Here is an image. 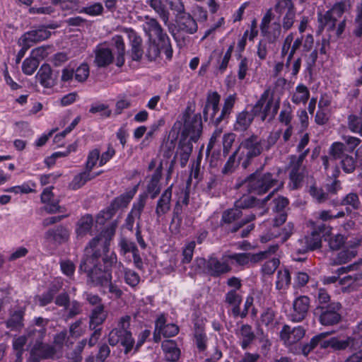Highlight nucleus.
I'll return each mask as SVG.
<instances>
[{
    "label": "nucleus",
    "mask_w": 362,
    "mask_h": 362,
    "mask_svg": "<svg viewBox=\"0 0 362 362\" xmlns=\"http://www.w3.org/2000/svg\"><path fill=\"white\" fill-rule=\"evenodd\" d=\"M146 4L163 21L165 25H168L170 12L162 0H147Z\"/></svg>",
    "instance_id": "30"
},
{
    "label": "nucleus",
    "mask_w": 362,
    "mask_h": 362,
    "mask_svg": "<svg viewBox=\"0 0 362 362\" xmlns=\"http://www.w3.org/2000/svg\"><path fill=\"white\" fill-rule=\"evenodd\" d=\"M235 97L233 95L228 96L224 101V105L221 113L218 117L216 118V122H220L226 115H229L234 106Z\"/></svg>",
    "instance_id": "50"
},
{
    "label": "nucleus",
    "mask_w": 362,
    "mask_h": 362,
    "mask_svg": "<svg viewBox=\"0 0 362 362\" xmlns=\"http://www.w3.org/2000/svg\"><path fill=\"white\" fill-rule=\"evenodd\" d=\"M100 151L98 149H93L90 151L88 155L86 170L90 172L95 166L97 162L100 160Z\"/></svg>",
    "instance_id": "56"
},
{
    "label": "nucleus",
    "mask_w": 362,
    "mask_h": 362,
    "mask_svg": "<svg viewBox=\"0 0 362 362\" xmlns=\"http://www.w3.org/2000/svg\"><path fill=\"white\" fill-rule=\"evenodd\" d=\"M358 266L349 265L342 267L337 270V274L339 276L349 272H354L353 274H348L339 279V284L344 292H351L362 286V272L357 270Z\"/></svg>",
    "instance_id": "8"
},
{
    "label": "nucleus",
    "mask_w": 362,
    "mask_h": 362,
    "mask_svg": "<svg viewBox=\"0 0 362 362\" xmlns=\"http://www.w3.org/2000/svg\"><path fill=\"white\" fill-rule=\"evenodd\" d=\"M291 275L289 271L284 268L281 269L277 272L276 281V288L279 291L286 290L291 284Z\"/></svg>",
    "instance_id": "41"
},
{
    "label": "nucleus",
    "mask_w": 362,
    "mask_h": 362,
    "mask_svg": "<svg viewBox=\"0 0 362 362\" xmlns=\"http://www.w3.org/2000/svg\"><path fill=\"white\" fill-rule=\"evenodd\" d=\"M196 263L199 269L214 276H218L230 270L228 259H225V254L221 260L211 256L207 261L204 258L197 259Z\"/></svg>",
    "instance_id": "9"
},
{
    "label": "nucleus",
    "mask_w": 362,
    "mask_h": 362,
    "mask_svg": "<svg viewBox=\"0 0 362 362\" xmlns=\"http://www.w3.org/2000/svg\"><path fill=\"white\" fill-rule=\"evenodd\" d=\"M274 12L279 20L282 16V28L285 31L292 28L296 18V10L291 0H276Z\"/></svg>",
    "instance_id": "11"
},
{
    "label": "nucleus",
    "mask_w": 362,
    "mask_h": 362,
    "mask_svg": "<svg viewBox=\"0 0 362 362\" xmlns=\"http://www.w3.org/2000/svg\"><path fill=\"white\" fill-rule=\"evenodd\" d=\"M326 334H320L313 337L309 344L303 346V354L305 356H307L319 344L320 341L326 336Z\"/></svg>",
    "instance_id": "63"
},
{
    "label": "nucleus",
    "mask_w": 362,
    "mask_h": 362,
    "mask_svg": "<svg viewBox=\"0 0 362 362\" xmlns=\"http://www.w3.org/2000/svg\"><path fill=\"white\" fill-rule=\"evenodd\" d=\"M119 252L122 255H125L128 252L134 253L137 251L135 243L126 238H121L119 242Z\"/></svg>",
    "instance_id": "53"
},
{
    "label": "nucleus",
    "mask_w": 362,
    "mask_h": 362,
    "mask_svg": "<svg viewBox=\"0 0 362 362\" xmlns=\"http://www.w3.org/2000/svg\"><path fill=\"white\" fill-rule=\"evenodd\" d=\"M281 28H283L279 19L276 18V14L272 13L271 8L267 10L260 23L261 33L269 42L274 43L280 37Z\"/></svg>",
    "instance_id": "7"
},
{
    "label": "nucleus",
    "mask_w": 362,
    "mask_h": 362,
    "mask_svg": "<svg viewBox=\"0 0 362 362\" xmlns=\"http://www.w3.org/2000/svg\"><path fill=\"white\" fill-rule=\"evenodd\" d=\"M94 63L98 67H105L110 65L113 62V54L110 49L98 46L95 49Z\"/></svg>",
    "instance_id": "27"
},
{
    "label": "nucleus",
    "mask_w": 362,
    "mask_h": 362,
    "mask_svg": "<svg viewBox=\"0 0 362 362\" xmlns=\"http://www.w3.org/2000/svg\"><path fill=\"white\" fill-rule=\"evenodd\" d=\"M90 172L84 170L76 175L69 185V187L73 190L78 189L90 180Z\"/></svg>",
    "instance_id": "44"
},
{
    "label": "nucleus",
    "mask_w": 362,
    "mask_h": 362,
    "mask_svg": "<svg viewBox=\"0 0 362 362\" xmlns=\"http://www.w3.org/2000/svg\"><path fill=\"white\" fill-rule=\"evenodd\" d=\"M36 79L45 88H49L53 85L52 78V69L49 64H42L38 70Z\"/></svg>",
    "instance_id": "34"
},
{
    "label": "nucleus",
    "mask_w": 362,
    "mask_h": 362,
    "mask_svg": "<svg viewBox=\"0 0 362 362\" xmlns=\"http://www.w3.org/2000/svg\"><path fill=\"white\" fill-rule=\"evenodd\" d=\"M26 341L27 338L25 336H20L18 337L15 338L13 340V348L17 352V361H19V362L21 361V356L23 351V347Z\"/></svg>",
    "instance_id": "57"
},
{
    "label": "nucleus",
    "mask_w": 362,
    "mask_h": 362,
    "mask_svg": "<svg viewBox=\"0 0 362 362\" xmlns=\"http://www.w3.org/2000/svg\"><path fill=\"white\" fill-rule=\"evenodd\" d=\"M341 165L346 173H351L356 168V160L352 156L345 155L341 158Z\"/></svg>",
    "instance_id": "51"
},
{
    "label": "nucleus",
    "mask_w": 362,
    "mask_h": 362,
    "mask_svg": "<svg viewBox=\"0 0 362 362\" xmlns=\"http://www.w3.org/2000/svg\"><path fill=\"white\" fill-rule=\"evenodd\" d=\"M177 23L180 29L189 34H194L197 31V23L196 21L189 14L183 13L177 16Z\"/></svg>",
    "instance_id": "29"
},
{
    "label": "nucleus",
    "mask_w": 362,
    "mask_h": 362,
    "mask_svg": "<svg viewBox=\"0 0 362 362\" xmlns=\"http://www.w3.org/2000/svg\"><path fill=\"white\" fill-rule=\"evenodd\" d=\"M48 320L41 317L35 318L34 323L39 329L30 327L28 332V336L32 338L38 337L40 339H43L46 334V329L45 326L47 325Z\"/></svg>",
    "instance_id": "40"
},
{
    "label": "nucleus",
    "mask_w": 362,
    "mask_h": 362,
    "mask_svg": "<svg viewBox=\"0 0 362 362\" xmlns=\"http://www.w3.org/2000/svg\"><path fill=\"white\" fill-rule=\"evenodd\" d=\"M115 225L107 228L98 236L92 239L85 249V255L79 267V270L88 273V278L95 286L104 288L112 280V274L109 269H103L98 264V258L103 252L109 249V243L115 232Z\"/></svg>",
    "instance_id": "1"
},
{
    "label": "nucleus",
    "mask_w": 362,
    "mask_h": 362,
    "mask_svg": "<svg viewBox=\"0 0 362 362\" xmlns=\"http://www.w3.org/2000/svg\"><path fill=\"white\" fill-rule=\"evenodd\" d=\"M93 223V217L90 215H86L81 217L77 222L76 233L78 237H83L91 229Z\"/></svg>",
    "instance_id": "39"
},
{
    "label": "nucleus",
    "mask_w": 362,
    "mask_h": 362,
    "mask_svg": "<svg viewBox=\"0 0 362 362\" xmlns=\"http://www.w3.org/2000/svg\"><path fill=\"white\" fill-rule=\"evenodd\" d=\"M323 236L325 240L328 243L330 249L333 250H339L345 243L344 237L341 234H332L331 228H327Z\"/></svg>",
    "instance_id": "37"
},
{
    "label": "nucleus",
    "mask_w": 362,
    "mask_h": 362,
    "mask_svg": "<svg viewBox=\"0 0 362 362\" xmlns=\"http://www.w3.org/2000/svg\"><path fill=\"white\" fill-rule=\"evenodd\" d=\"M279 259L276 257L267 261L262 267V272L264 275L272 274L279 265Z\"/></svg>",
    "instance_id": "59"
},
{
    "label": "nucleus",
    "mask_w": 362,
    "mask_h": 362,
    "mask_svg": "<svg viewBox=\"0 0 362 362\" xmlns=\"http://www.w3.org/2000/svg\"><path fill=\"white\" fill-rule=\"evenodd\" d=\"M112 42L117 48L116 65L122 66L124 63L125 45L123 38L121 35H115L112 37Z\"/></svg>",
    "instance_id": "42"
},
{
    "label": "nucleus",
    "mask_w": 362,
    "mask_h": 362,
    "mask_svg": "<svg viewBox=\"0 0 362 362\" xmlns=\"http://www.w3.org/2000/svg\"><path fill=\"white\" fill-rule=\"evenodd\" d=\"M274 209L276 211L279 212V214L274 218V226L272 228V232L262 235L260 237L262 243H267L271 239L281 235V233L279 232L278 227L283 224L286 220V214L283 212V211L288 204V199L283 197H279L274 200Z\"/></svg>",
    "instance_id": "12"
},
{
    "label": "nucleus",
    "mask_w": 362,
    "mask_h": 362,
    "mask_svg": "<svg viewBox=\"0 0 362 362\" xmlns=\"http://www.w3.org/2000/svg\"><path fill=\"white\" fill-rule=\"evenodd\" d=\"M348 6L346 2L337 3L324 15L319 13L318 21L322 26H327L329 29L332 30L335 27L338 18H341Z\"/></svg>",
    "instance_id": "13"
},
{
    "label": "nucleus",
    "mask_w": 362,
    "mask_h": 362,
    "mask_svg": "<svg viewBox=\"0 0 362 362\" xmlns=\"http://www.w3.org/2000/svg\"><path fill=\"white\" fill-rule=\"evenodd\" d=\"M309 153V149H305L304 152L300 154L298 157L292 156L291 164V170L290 172V187L292 189H297L303 180V170L302 165L305 158Z\"/></svg>",
    "instance_id": "15"
},
{
    "label": "nucleus",
    "mask_w": 362,
    "mask_h": 362,
    "mask_svg": "<svg viewBox=\"0 0 362 362\" xmlns=\"http://www.w3.org/2000/svg\"><path fill=\"white\" fill-rule=\"evenodd\" d=\"M45 50L41 47L33 50V57L26 58L22 64V71L26 75H32L37 69L40 61L37 57H44Z\"/></svg>",
    "instance_id": "25"
},
{
    "label": "nucleus",
    "mask_w": 362,
    "mask_h": 362,
    "mask_svg": "<svg viewBox=\"0 0 362 362\" xmlns=\"http://www.w3.org/2000/svg\"><path fill=\"white\" fill-rule=\"evenodd\" d=\"M89 73L88 64H82L75 71L74 78L78 82H84L88 78Z\"/></svg>",
    "instance_id": "60"
},
{
    "label": "nucleus",
    "mask_w": 362,
    "mask_h": 362,
    "mask_svg": "<svg viewBox=\"0 0 362 362\" xmlns=\"http://www.w3.org/2000/svg\"><path fill=\"white\" fill-rule=\"evenodd\" d=\"M59 286H55L53 285L46 293L42 296H38L40 305L41 306H45L49 303L52 300L54 296L59 291Z\"/></svg>",
    "instance_id": "54"
},
{
    "label": "nucleus",
    "mask_w": 362,
    "mask_h": 362,
    "mask_svg": "<svg viewBox=\"0 0 362 362\" xmlns=\"http://www.w3.org/2000/svg\"><path fill=\"white\" fill-rule=\"evenodd\" d=\"M202 132V122L199 115H185L183 130L177 149L181 167H185L192 153V142H197Z\"/></svg>",
    "instance_id": "2"
},
{
    "label": "nucleus",
    "mask_w": 362,
    "mask_h": 362,
    "mask_svg": "<svg viewBox=\"0 0 362 362\" xmlns=\"http://www.w3.org/2000/svg\"><path fill=\"white\" fill-rule=\"evenodd\" d=\"M36 184L34 182L29 181L28 182H25L21 185L13 186L9 188L6 189L4 191L6 192H12L14 194H28L34 192L33 187H35Z\"/></svg>",
    "instance_id": "46"
},
{
    "label": "nucleus",
    "mask_w": 362,
    "mask_h": 362,
    "mask_svg": "<svg viewBox=\"0 0 362 362\" xmlns=\"http://www.w3.org/2000/svg\"><path fill=\"white\" fill-rule=\"evenodd\" d=\"M281 134V130L272 132L267 138L262 141L264 150H269L279 140Z\"/></svg>",
    "instance_id": "58"
},
{
    "label": "nucleus",
    "mask_w": 362,
    "mask_h": 362,
    "mask_svg": "<svg viewBox=\"0 0 362 362\" xmlns=\"http://www.w3.org/2000/svg\"><path fill=\"white\" fill-rule=\"evenodd\" d=\"M194 339L197 346L200 351H203L207 346V337L202 327H197L194 331Z\"/></svg>",
    "instance_id": "49"
},
{
    "label": "nucleus",
    "mask_w": 362,
    "mask_h": 362,
    "mask_svg": "<svg viewBox=\"0 0 362 362\" xmlns=\"http://www.w3.org/2000/svg\"><path fill=\"white\" fill-rule=\"evenodd\" d=\"M348 127L351 132L362 136V120L358 116L350 115L348 117Z\"/></svg>",
    "instance_id": "48"
},
{
    "label": "nucleus",
    "mask_w": 362,
    "mask_h": 362,
    "mask_svg": "<svg viewBox=\"0 0 362 362\" xmlns=\"http://www.w3.org/2000/svg\"><path fill=\"white\" fill-rule=\"evenodd\" d=\"M134 193L129 192L121 194L113 201L112 206L113 209L126 207L134 197Z\"/></svg>",
    "instance_id": "52"
},
{
    "label": "nucleus",
    "mask_w": 362,
    "mask_h": 362,
    "mask_svg": "<svg viewBox=\"0 0 362 362\" xmlns=\"http://www.w3.org/2000/svg\"><path fill=\"white\" fill-rule=\"evenodd\" d=\"M49 36V33L45 29L33 30L24 35L23 41L25 42V45L30 47V42L42 41L47 39Z\"/></svg>",
    "instance_id": "35"
},
{
    "label": "nucleus",
    "mask_w": 362,
    "mask_h": 362,
    "mask_svg": "<svg viewBox=\"0 0 362 362\" xmlns=\"http://www.w3.org/2000/svg\"><path fill=\"white\" fill-rule=\"evenodd\" d=\"M241 148L243 149V153L247 158H251L259 156L264 149L262 140L257 136H252L245 140L241 144Z\"/></svg>",
    "instance_id": "20"
},
{
    "label": "nucleus",
    "mask_w": 362,
    "mask_h": 362,
    "mask_svg": "<svg viewBox=\"0 0 362 362\" xmlns=\"http://www.w3.org/2000/svg\"><path fill=\"white\" fill-rule=\"evenodd\" d=\"M162 349L165 354L166 360L176 361L180 356V350L177 348L175 341L168 339L162 342Z\"/></svg>",
    "instance_id": "32"
},
{
    "label": "nucleus",
    "mask_w": 362,
    "mask_h": 362,
    "mask_svg": "<svg viewBox=\"0 0 362 362\" xmlns=\"http://www.w3.org/2000/svg\"><path fill=\"white\" fill-rule=\"evenodd\" d=\"M195 242L191 241L189 243H187L185 248L183 249L182 255H183V259L182 262L187 264L190 262V261L192 259L194 250L195 248Z\"/></svg>",
    "instance_id": "64"
},
{
    "label": "nucleus",
    "mask_w": 362,
    "mask_h": 362,
    "mask_svg": "<svg viewBox=\"0 0 362 362\" xmlns=\"http://www.w3.org/2000/svg\"><path fill=\"white\" fill-rule=\"evenodd\" d=\"M112 42L117 48L116 65L122 66L124 63L125 45L123 38L121 35H115L112 37Z\"/></svg>",
    "instance_id": "43"
},
{
    "label": "nucleus",
    "mask_w": 362,
    "mask_h": 362,
    "mask_svg": "<svg viewBox=\"0 0 362 362\" xmlns=\"http://www.w3.org/2000/svg\"><path fill=\"white\" fill-rule=\"evenodd\" d=\"M277 177L276 174L257 171L238 184V187L246 188L249 192L256 194H265L272 188L274 192H276L283 185Z\"/></svg>",
    "instance_id": "4"
},
{
    "label": "nucleus",
    "mask_w": 362,
    "mask_h": 362,
    "mask_svg": "<svg viewBox=\"0 0 362 362\" xmlns=\"http://www.w3.org/2000/svg\"><path fill=\"white\" fill-rule=\"evenodd\" d=\"M173 185L168 187L161 194L158 199L156 206V214L157 220L163 216L170 210V202L172 198Z\"/></svg>",
    "instance_id": "24"
},
{
    "label": "nucleus",
    "mask_w": 362,
    "mask_h": 362,
    "mask_svg": "<svg viewBox=\"0 0 362 362\" xmlns=\"http://www.w3.org/2000/svg\"><path fill=\"white\" fill-rule=\"evenodd\" d=\"M278 250V245H272L269 250L264 251L257 254L252 253H226L225 259H228L229 264H236L240 266H244L250 262H256L268 257L269 254L275 253Z\"/></svg>",
    "instance_id": "10"
},
{
    "label": "nucleus",
    "mask_w": 362,
    "mask_h": 362,
    "mask_svg": "<svg viewBox=\"0 0 362 362\" xmlns=\"http://www.w3.org/2000/svg\"><path fill=\"white\" fill-rule=\"evenodd\" d=\"M310 307L308 297L302 296L296 298L293 303V310L288 315V317L293 322H300L306 316Z\"/></svg>",
    "instance_id": "17"
},
{
    "label": "nucleus",
    "mask_w": 362,
    "mask_h": 362,
    "mask_svg": "<svg viewBox=\"0 0 362 362\" xmlns=\"http://www.w3.org/2000/svg\"><path fill=\"white\" fill-rule=\"evenodd\" d=\"M144 18L142 28L151 44V49H153L154 57H157L160 52H163L166 58L170 59L173 56V49L167 33L156 18L148 16H146Z\"/></svg>",
    "instance_id": "3"
},
{
    "label": "nucleus",
    "mask_w": 362,
    "mask_h": 362,
    "mask_svg": "<svg viewBox=\"0 0 362 362\" xmlns=\"http://www.w3.org/2000/svg\"><path fill=\"white\" fill-rule=\"evenodd\" d=\"M242 215L240 209L235 206V208L230 209L223 212L221 218V223H231L238 219Z\"/></svg>",
    "instance_id": "47"
},
{
    "label": "nucleus",
    "mask_w": 362,
    "mask_h": 362,
    "mask_svg": "<svg viewBox=\"0 0 362 362\" xmlns=\"http://www.w3.org/2000/svg\"><path fill=\"white\" fill-rule=\"evenodd\" d=\"M341 305L333 302L325 307L321 308L320 321L323 325H333L339 322L341 315L339 313Z\"/></svg>",
    "instance_id": "18"
},
{
    "label": "nucleus",
    "mask_w": 362,
    "mask_h": 362,
    "mask_svg": "<svg viewBox=\"0 0 362 362\" xmlns=\"http://www.w3.org/2000/svg\"><path fill=\"white\" fill-rule=\"evenodd\" d=\"M35 344L30 351V356L28 362H40L42 359L52 358L56 354L55 349L50 345L42 343L43 339L38 337L32 338Z\"/></svg>",
    "instance_id": "14"
},
{
    "label": "nucleus",
    "mask_w": 362,
    "mask_h": 362,
    "mask_svg": "<svg viewBox=\"0 0 362 362\" xmlns=\"http://www.w3.org/2000/svg\"><path fill=\"white\" fill-rule=\"evenodd\" d=\"M341 205L350 206L354 209H357L360 206V201L357 194L349 193L341 201Z\"/></svg>",
    "instance_id": "61"
},
{
    "label": "nucleus",
    "mask_w": 362,
    "mask_h": 362,
    "mask_svg": "<svg viewBox=\"0 0 362 362\" xmlns=\"http://www.w3.org/2000/svg\"><path fill=\"white\" fill-rule=\"evenodd\" d=\"M219 101L220 95L216 92L208 95L206 104L203 111L204 117L206 119H214L218 111Z\"/></svg>",
    "instance_id": "28"
},
{
    "label": "nucleus",
    "mask_w": 362,
    "mask_h": 362,
    "mask_svg": "<svg viewBox=\"0 0 362 362\" xmlns=\"http://www.w3.org/2000/svg\"><path fill=\"white\" fill-rule=\"evenodd\" d=\"M361 240L354 238L348 241L343 250L337 255L336 263L344 264L352 259L357 255L356 247L360 245Z\"/></svg>",
    "instance_id": "22"
},
{
    "label": "nucleus",
    "mask_w": 362,
    "mask_h": 362,
    "mask_svg": "<svg viewBox=\"0 0 362 362\" xmlns=\"http://www.w3.org/2000/svg\"><path fill=\"white\" fill-rule=\"evenodd\" d=\"M330 344L334 350H344L347 347L355 349L362 346V335L356 334L343 340L332 337L330 339Z\"/></svg>",
    "instance_id": "23"
},
{
    "label": "nucleus",
    "mask_w": 362,
    "mask_h": 362,
    "mask_svg": "<svg viewBox=\"0 0 362 362\" xmlns=\"http://www.w3.org/2000/svg\"><path fill=\"white\" fill-rule=\"evenodd\" d=\"M125 282L131 287H135L140 281L139 275L132 269H127L124 275Z\"/></svg>",
    "instance_id": "62"
},
{
    "label": "nucleus",
    "mask_w": 362,
    "mask_h": 362,
    "mask_svg": "<svg viewBox=\"0 0 362 362\" xmlns=\"http://www.w3.org/2000/svg\"><path fill=\"white\" fill-rule=\"evenodd\" d=\"M146 195H139L136 202L133 204L132 208L129 214L127 215V218L124 223V227L129 230H132L134 221L136 219L139 222L141 219V215L144 210V208L146 205Z\"/></svg>",
    "instance_id": "19"
},
{
    "label": "nucleus",
    "mask_w": 362,
    "mask_h": 362,
    "mask_svg": "<svg viewBox=\"0 0 362 362\" xmlns=\"http://www.w3.org/2000/svg\"><path fill=\"white\" fill-rule=\"evenodd\" d=\"M254 118L253 113L247 111H243L237 115L236 121L234 124V129L236 131L243 132L246 130L251 124Z\"/></svg>",
    "instance_id": "36"
},
{
    "label": "nucleus",
    "mask_w": 362,
    "mask_h": 362,
    "mask_svg": "<svg viewBox=\"0 0 362 362\" xmlns=\"http://www.w3.org/2000/svg\"><path fill=\"white\" fill-rule=\"evenodd\" d=\"M310 98V91L303 84H298L291 96V101L296 105L305 104Z\"/></svg>",
    "instance_id": "38"
},
{
    "label": "nucleus",
    "mask_w": 362,
    "mask_h": 362,
    "mask_svg": "<svg viewBox=\"0 0 362 362\" xmlns=\"http://www.w3.org/2000/svg\"><path fill=\"white\" fill-rule=\"evenodd\" d=\"M235 334L239 339L240 345L243 349H247L255 339L252 328L249 325H242L237 329Z\"/></svg>",
    "instance_id": "26"
},
{
    "label": "nucleus",
    "mask_w": 362,
    "mask_h": 362,
    "mask_svg": "<svg viewBox=\"0 0 362 362\" xmlns=\"http://www.w3.org/2000/svg\"><path fill=\"white\" fill-rule=\"evenodd\" d=\"M107 312L105 310L103 305H99L93 309L90 316V328L95 329L96 327L105 320Z\"/></svg>",
    "instance_id": "33"
},
{
    "label": "nucleus",
    "mask_w": 362,
    "mask_h": 362,
    "mask_svg": "<svg viewBox=\"0 0 362 362\" xmlns=\"http://www.w3.org/2000/svg\"><path fill=\"white\" fill-rule=\"evenodd\" d=\"M357 13L354 23L353 33L356 37L362 35V2L357 7Z\"/></svg>",
    "instance_id": "55"
},
{
    "label": "nucleus",
    "mask_w": 362,
    "mask_h": 362,
    "mask_svg": "<svg viewBox=\"0 0 362 362\" xmlns=\"http://www.w3.org/2000/svg\"><path fill=\"white\" fill-rule=\"evenodd\" d=\"M305 330L301 326L291 327L285 325L280 332V339L286 346H290L299 342L304 337Z\"/></svg>",
    "instance_id": "16"
},
{
    "label": "nucleus",
    "mask_w": 362,
    "mask_h": 362,
    "mask_svg": "<svg viewBox=\"0 0 362 362\" xmlns=\"http://www.w3.org/2000/svg\"><path fill=\"white\" fill-rule=\"evenodd\" d=\"M279 103V99H275L271 95L270 90L267 89L254 105L253 115L258 116L262 121H264L267 118L272 119L278 112Z\"/></svg>",
    "instance_id": "6"
},
{
    "label": "nucleus",
    "mask_w": 362,
    "mask_h": 362,
    "mask_svg": "<svg viewBox=\"0 0 362 362\" xmlns=\"http://www.w3.org/2000/svg\"><path fill=\"white\" fill-rule=\"evenodd\" d=\"M69 235V231L65 228L58 226L48 230L45 234V238L48 241L62 243L68 239Z\"/></svg>",
    "instance_id": "31"
},
{
    "label": "nucleus",
    "mask_w": 362,
    "mask_h": 362,
    "mask_svg": "<svg viewBox=\"0 0 362 362\" xmlns=\"http://www.w3.org/2000/svg\"><path fill=\"white\" fill-rule=\"evenodd\" d=\"M130 325V317L125 315L120 318L117 327L112 329L109 334V343L115 346L118 343L125 348V353L132 350L134 340L132 338V333L128 330Z\"/></svg>",
    "instance_id": "5"
},
{
    "label": "nucleus",
    "mask_w": 362,
    "mask_h": 362,
    "mask_svg": "<svg viewBox=\"0 0 362 362\" xmlns=\"http://www.w3.org/2000/svg\"><path fill=\"white\" fill-rule=\"evenodd\" d=\"M322 240L320 233L317 231L312 232L310 235L300 239L298 242L297 250L300 252H306L308 250H314L321 247Z\"/></svg>",
    "instance_id": "21"
},
{
    "label": "nucleus",
    "mask_w": 362,
    "mask_h": 362,
    "mask_svg": "<svg viewBox=\"0 0 362 362\" xmlns=\"http://www.w3.org/2000/svg\"><path fill=\"white\" fill-rule=\"evenodd\" d=\"M23 312L22 310L15 311L6 321V325L11 329H19L23 327Z\"/></svg>",
    "instance_id": "45"
}]
</instances>
